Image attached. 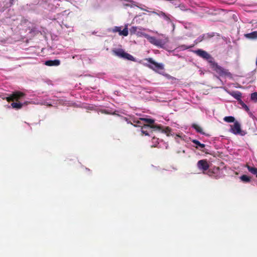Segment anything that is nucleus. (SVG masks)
<instances>
[{"instance_id": "f257e3e1", "label": "nucleus", "mask_w": 257, "mask_h": 257, "mask_svg": "<svg viewBox=\"0 0 257 257\" xmlns=\"http://www.w3.org/2000/svg\"><path fill=\"white\" fill-rule=\"evenodd\" d=\"M153 131L161 132L169 136L171 128L169 126H163L162 125H144L141 128L142 133L145 136H149V133H153Z\"/></svg>"}, {"instance_id": "f03ea898", "label": "nucleus", "mask_w": 257, "mask_h": 257, "mask_svg": "<svg viewBox=\"0 0 257 257\" xmlns=\"http://www.w3.org/2000/svg\"><path fill=\"white\" fill-rule=\"evenodd\" d=\"M210 65L211 68L220 76H229L231 75L228 70L219 66L214 60Z\"/></svg>"}, {"instance_id": "7ed1b4c3", "label": "nucleus", "mask_w": 257, "mask_h": 257, "mask_svg": "<svg viewBox=\"0 0 257 257\" xmlns=\"http://www.w3.org/2000/svg\"><path fill=\"white\" fill-rule=\"evenodd\" d=\"M230 132L234 135H239L241 136L245 135V131L242 130L240 123L235 121L233 124L230 125Z\"/></svg>"}, {"instance_id": "20e7f679", "label": "nucleus", "mask_w": 257, "mask_h": 257, "mask_svg": "<svg viewBox=\"0 0 257 257\" xmlns=\"http://www.w3.org/2000/svg\"><path fill=\"white\" fill-rule=\"evenodd\" d=\"M194 53L197 56L207 60L210 64L214 60V58L211 56V55L210 54H209L208 52L203 50L198 49L197 50L194 51Z\"/></svg>"}, {"instance_id": "39448f33", "label": "nucleus", "mask_w": 257, "mask_h": 257, "mask_svg": "<svg viewBox=\"0 0 257 257\" xmlns=\"http://www.w3.org/2000/svg\"><path fill=\"white\" fill-rule=\"evenodd\" d=\"M114 55L124 59L134 61V57L128 53L125 52L122 49H117L112 50Z\"/></svg>"}, {"instance_id": "423d86ee", "label": "nucleus", "mask_w": 257, "mask_h": 257, "mask_svg": "<svg viewBox=\"0 0 257 257\" xmlns=\"http://www.w3.org/2000/svg\"><path fill=\"white\" fill-rule=\"evenodd\" d=\"M146 60L149 63L146 65L149 68L155 71L164 69V66L162 64L155 62L152 58H147Z\"/></svg>"}, {"instance_id": "0eeeda50", "label": "nucleus", "mask_w": 257, "mask_h": 257, "mask_svg": "<svg viewBox=\"0 0 257 257\" xmlns=\"http://www.w3.org/2000/svg\"><path fill=\"white\" fill-rule=\"evenodd\" d=\"M26 94L24 92L19 91L13 92L8 97H7V100L8 102L10 101H18L19 100L25 97Z\"/></svg>"}, {"instance_id": "6e6552de", "label": "nucleus", "mask_w": 257, "mask_h": 257, "mask_svg": "<svg viewBox=\"0 0 257 257\" xmlns=\"http://www.w3.org/2000/svg\"><path fill=\"white\" fill-rule=\"evenodd\" d=\"M197 166L198 169L201 170L203 174H205V172L209 168V165L206 159L198 161L197 164Z\"/></svg>"}, {"instance_id": "1a4fd4ad", "label": "nucleus", "mask_w": 257, "mask_h": 257, "mask_svg": "<svg viewBox=\"0 0 257 257\" xmlns=\"http://www.w3.org/2000/svg\"><path fill=\"white\" fill-rule=\"evenodd\" d=\"M219 172V168L218 167L214 168L213 169H209L206 172L207 175L210 177L214 178L215 179H218L219 176L218 173Z\"/></svg>"}, {"instance_id": "9d476101", "label": "nucleus", "mask_w": 257, "mask_h": 257, "mask_svg": "<svg viewBox=\"0 0 257 257\" xmlns=\"http://www.w3.org/2000/svg\"><path fill=\"white\" fill-rule=\"evenodd\" d=\"M145 36L151 43L157 46H162L163 45L162 42L161 40L157 39L154 37L150 36L147 34H145Z\"/></svg>"}, {"instance_id": "9b49d317", "label": "nucleus", "mask_w": 257, "mask_h": 257, "mask_svg": "<svg viewBox=\"0 0 257 257\" xmlns=\"http://www.w3.org/2000/svg\"><path fill=\"white\" fill-rule=\"evenodd\" d=\"M112 32L114 33L118 32L119 35L120 36H127L128 34V29L127 28H124L123 30H121V27H115L112 29Z\"/></svg>"}, {"instance_id": "f8f14e48", "label": "nucleus", "mask_w": 257, "mask_h": 257, "mask_svg": "<svg viewBox=\"0 0 257 257\" xmlns=\"http://www.w3.org/2000/svg\"><path fill=\"white\" fill-rule=\"evenodd\" d=\"M60 64V61L59 60H47L45 61V64L49 66H57Z\"/></svg>"}, {"instance_id": "ddd939ff", "label": "nucleus", "mask_w": 257, "mask_h": 257, "mask_svg": "<svg viewBox=\"0 0 257 257\" xmlns=\"http://www.w3.org/2000/svg\"><path fill=\"white\" fill-rule=\"evenodd\" d=\"M229 94L236 99L238 102L241 100V98L242 94L238 91H232L229 92Z\"/></svg>"}, {"instance_id": "4468645a", "label": "nucleus", "mask_w": 257, "mask_h": 257, "mask_svg": "<svg viewBox=\"0 0 257 257\" xmlns=\"http://www.w3.org/2000/svg\"><path fill=\"white\" fill-rule=\"evenodd\" d=\"M244 37L248 39H257V31H253L250 33L244 34Z\"/></svg>"}, {"instance_id": "2eb2a0df", "label": "nucleus", "mask_w": 257, "mask_h": 257, "mask_svg": "<svg viewBox=\"0 0 257 257\" xmlns=\"http://www.w3.org/2000/svg\"><path fill=\"white\" fill-rule=\"evenodd\" d=\"M245 167L247 168L248 171L253 175H256L257 177V168L250 166L248 164H246Z\"/></svg>"}, {"instance_id": "dca6fc26", "label": "nucleus", "mask_w": 257, "mask_h": 257, "mask_svg": "<svg viewBox=\"0 0 257 257\" xmlns=\"http://www.w3.org/2000/svg\"><path fill=\"white\" fill-rule=\"evenodd\" d=\"M140 120H143L145 122L148 123L147 125H158L157 124L155 123V120L151 118H140Z\"/></svg>"}, {"instance_id": "f3484780", "label": "nucleus", "mask_w": 257, "mask_h": 257, "mask_svg": "<svg viewBox=\"0 0 257 257\" xmlns=\"http://www.w3.org/2000/svg\"><path fill=\"white\" fill-rule=\"evenodd\" d=\"M192 127L195 129L197 133H199L201 134H205L203 131L202 128L200 126L196 123L192 124Z\"/></svg>"}, {"instance_id": "a211bd4d", "label": "nucleus", "mask_w": 257, "mask_h": 257, "mask_svg": "<svg viewBox=\"0 0 257 257\" xmlns=\"http://www.w3.org/2000/svg\"><path fill=\"white\" fill-rule=\"evenodd\" d=\"M11 106L13 108L15 109H21L23 106V104L19 102H14L11 103Z\"/></svg>"}, {"instance_id": "6ab92c4d", "label": "nucleus", "mask_w": 257, "mask_h": 257, "mask_svg": "<svg viewBox=\"0 0 257 257\" xmlns=\"http://www.w3.org/2000/svg\"><path fill=\"white\" fill-rule=\"evenodd\" d=\"M192 142L196 145L197 146L196 147V148L198 149V147H200V148H204L205 147V144H201L199 141L197 140H193Z\"/></svg>"}, {"instance_id": "aec40b11", "label": "nucleus", "mask_w": 257, "mask_h": 257, "mask_svg": "<svg viewBox=\"0 0 257 257\" xmlns=\"http://www.w3.org/2000/svg\"><path fill=\"white\" fill-rule=\"evenodd\" d=\"M241 180L244 182L248 183L250 181V177L246 175H243L240 177Z\"/></svg>"}, {"instance_id": "412c9836", "label": "nucleus", "mask_w": 257, "mask_h": 257, "mask_svg": "<svg viewBox=\"0 0 257 257\" xmlns=\"http://www.w3.org/2000/svg\"><path fill=\"white\" fill-rule=\"evenodd\" d=\"M224 120L227 122H235V118L233 116H225L223 118Z\"/></svg>"}, {"instance_id": "4be33fe9", "label": "nucleus", "mask_w": 257, "mask_h": 257, "mask_svg": "<svg viewBox=\"0 0 257 257\" xmlns=\"http://www.w3.org/2000/svg\"><path fill=\"white\" fill-rule=\"evenodd\" d=\"M238 104H239L245 111H248L249 110L248 107L243 102V101H242V100L238 102Z\"/></svg>"}, {"instance_id": "5701e85b", "label": "nucleus", "mask_w": 257, "mask_h": 257, "mask_svg": "<svg viewBox=\"0 0 257 257\" xmlns=\"http://www.w3.org/2000/svg\"><path fill=\"white\" fill-rule=\"evenodd\" d=\"M250 99L251 100L254 101V102L257 101V92H255L252 93L250 95Z\"/></svg>"}, {"instance_id": "b1692460", "label": "nucleus", "mask_w": 257, "mask_h": 257, "mask_svg": "<svg viewBox=\"0 0 257 257\" xmlns=\"http://www.w3.org/2000/svg\"><path fill=\"white\" fill-rule=\"evenodd\" d=\"M123 118V119H124L125 121H126V122H127V123H130V124H131L132 125H134V126H135V127L137 126V125H136V124H133V123H132V122L131 120H128V118H127L126 117H124Z\"/></svg>"}, {"instance_id": "393cba45", "label": "nucleus", "mask_w": 257, "mask_h": 257, "mask_svg": "<svg viewBox=\"0 0 257 257\" xmlns=\"http://www.w3.org/2000/svg\"><path fill=\"white\" fill-rule=\"evenodd\" d=\"M100 111L102 113H104V114H109V113L108 112V110H106V109H101L100 110Z\"/></svg>"}, {"instance_id": "a878e982", "label": "nucleus", "mask_w": 257, "mask_h": 257, "mask_svg": "<svg viewBox=\"0 0 257 257\" xmlns=\"http://www.w3.org/2000/svg\"><path fill=\"white\" fill-rule=\"evenodd\" d=\"M132 120H133L134 123H136L137 124H140L141 123V122H140V120H136V119H133Z\"/></svg>"}, {"instance_id": "bb28decb", "label": "nucleus", "mask_w": 257, "mask_h": 257, "mask_svg": "<svg viewBox=\"0 0 257 257\" xmlns=\"http://www.w3.org/2000/svg\"><path fill=\"white\" fill-rule=\"evenodd\" d=\"M159 15L163 16L165 18H167V16L166 15V14L165 13L163 12H160Z\"/></svg>"}, {"instance_id": "cd10ccee", "label": "nucleus", "mask_w": 257, "mask_h": 257, "mask_svg": "<svg viewBox=\"0 0 257 257\" xmlns=\"http://www.w3.org/2000/svg\"><path fill=\"white\" fill-rule=\"evenodd\" d=\"M153 140H155V142H156V143H158V139L157 138H155V137H153Z\"/></svg>"}, {"instance_id": "c85d7f7f", "label": "nucleus", "mask_w": 257, "mask_h": 257, "mask_svg": "<svg viewBox=\"0 0 257 257\" xmlns=\"http://www.w3.org/2000/svg\"><path fill=\"white\" fill-rule=\"evenodd\" d=\"M14 0H10V6H12L13 4Z\"/></svg>"}, {"instance_id": "c756f323", "label": "nucleus", "mask_w": 257, "mask_h": 257, "mask_svg": "<svg viewBox=\"0 0 257 257\" xmlns=\"http://www.w3.org/2000/svg\"><path fill=\"white\" fill-rule=\"evenodd\" d=\"M29 102L28 101H25L23 104V105H27Z\"/></svg>"}, {"instance_id": "7c9ffc66", "label": "nucleus", "mask_w": 257, "mask_h": 257, "mask_svg": "<svg viewBox=\"0 0 257 257\" xmlns=\"http://www.w3.org/2000/svg\"><path fill=\"white\" fill-rule=\"evenodd\" d=\"M193 46H194V45H191V46H189V47H187V48H192Z\"/></svg>"}]
</instances>
